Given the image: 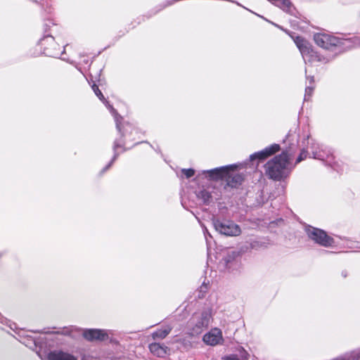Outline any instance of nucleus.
<instances>
[{
  "label": "nucleus",
  "mask_w": 360,
  "mask_h": 360,
  "mask_svg": "<svg viewBox=\"0 0 360 360\" xmlns=\"http://www.w3.org/2000/svg\"><path fill=\"white\" fill-rule=\"evenodd\" d=\"M347 360H360V349L353 351L348 354Z\"/></svg>",
  "instance_id": "nucleus-22"
},
{
  "label": "nucleus",
  "mask_w": 360,
  "mask_h": 360,
  "mask_svg": "<svg viewBox=\"0 0 360 360\" xmlns=\"http://www.w3.org/2000/svg\"><path fill=\"white\" fill-rule=\"evenodd\" d=\"M181 172L186 176V178H190L195 174V171L193 169H183Z\"/></svg>",
  "instance_id": "nucleus-24"
},
{
  "label": "nucleus",
  "mask_w": 360,
  "mask_h": 360,
  "mask_svg": "<svg viewBox=\"0 0 360 360\" xmlns=\"http://www.w3.org/2000/svg\"><path fill=\"white\" fill-rule=\"evenodd\" d=\"M231 167L232 166H225L204 171L203 173H207L210 179L212 180L226 179L229 176V170Z\"/></svg>",
  "instance_id": "nucleus-11"
},
{
  "label": "nucleus",
  "mask_w": 360,
  "mask_h": 360,
  "mask_svg": "<svg viewBox=\"0 0 360 360\" xmlns=\"http://www.w3.org/2000/svg\"><path fill=\"white\" fill-rule=\"evenodd\" d=\"M47 360H77V359L67 352L53 351L48 354Z\"/></svg>",
  "instance_id": "nucleus-16"
},
{
  "label": "nucleus",
  "mask_w": 360,
  "mask_h": 360,
  "mask_svg": "<svg viewBox=\"0 0 360 360\" xmlns=\"http://www.w3.org/2000/svg\"><path fill=\"white\" fill-rule=\"evenodd\" d=\"M314 42L325 49H331L343 44L342 40L326 32H319L314 34Z\"/></svg>",
  "instance_id": "nucleus-6"
},
{
  "label": "nucleus",
  "mask_w": 360,
  "mask_h": 360,
  "mask_svg": "<svg viewBox=\"0 0 360 360\" xmlns=\"http://www.w3.org/2000/svg\"><path fill=\"white\" fill-rule=\"evenodd\" d=\"M306 231L309 238L322 246L329 247L334 243L333 239L321 229L309 226Z\"/></svg>",
  "instance_id": "nucleus-7"
},
{
  "label": "nucleus",
  "mask_w": 360,
  "mask_h": 360,
  "mask_svg": "<svg viewBox=\"0 0 360 360\" xmlns=\"http://www.w3.org/2000/svg\"><path fill=\"white\" fill-rule=\"evenodd\" d=\"M280 150V146L278 144H273L269 147L265 148L264 150L255 153L250 155V160H254L255 159L259 160H264L269 156L274 154L275 153Z\"/></svg>",
  "instance_id": "nucleus-12"
},
{
  "label": "nucleus",
  "mask_w": 360,
  "mask_h": 360,
  "mask_svg": "<svg viewBox=\"0 0 360 360\" xmlns=\"http://www.w3.org/2000/svg\"><path fill=\"white\" fill-rule=\"evenodd\" d=\"M310 145L311 154L314 159L326 161L328 164H331V161L329 159H333V158L329 150L326 151V149L323 148L322 146L320 147L318 143L314 142H311Z\"/></svg>",
  "instance_id": "nucleus-8"
},
{
  "label": "nucleus",
  "mask_w": 360,
  "mask_h": 360,
  "mask_svg": "<svg viewBox=\"0 0 360 360\" xmlns=\"http://www.w3.org/2000/svg\"><path fill=\"white\" fill-rule=\"evenodd\" d=\"M314 87L313 86H307L305 89V97L304 100L307 99V96H310L313 92Z\"/></svg>",
  "instance_id": "nucleus-26"
},
{
  "label": "nucleus",
  "mask_w": 360,
  "mask_h": 360,
  "mask_svg": "<svg viewBox=\"0 0 360 360\" xmlns=\"http://www.w3.org/2000/svg\"><path fill=\"white\" fill-rule=\"evenodd\" d=\"M92 89L94 91L95 94L99 98V99L103 101L106 107L110 110V112L114 116L117 130L119 131H121L120 120H122V117L117 114V111L113 108V107L111 105H110L108 101H105L103 94L101 93L97 85L94 84L92 86Z\"/></svg>",
  "instance_id": "nucleus-10"
},
{
  "label": "nucleus",
  "mask_w": 360,
  "mask_h": 360,
  "mask_svg": "<svg viewBox=\"0 0 360 360\" xmlns=\"http://www.w3.org/2000/svg\"><path fill=\"white\" fill-rule=\"evenodd\" d=\"M40 46L43 48V53L45 56L66 60L63 57L65 54V46L63 47V51H61L60 46L55 41L53 37L46 36L44 37L40 41Z\"/></svg>",
  "instance_id": "nucleus-4"
},
{
  "label": "nucleus",
  "mask_w": 360,
  "mask_h": 360,
  "mask_svg": "<svg viewBox=\"0 0 360 360\" xmlns=\"http://www.w3.org/2000/svg\"><path fill=\"white\" fill-rule=\"evenodd\" d=\"M150 352L158 357H165L169 351V349L165 345L154 342L149 345Z\"/></svg>",
  "instance_id": "nucleus-15"
},
{
  "label": "nucleus",
  "mask_w": 360,
  "mask_h": 360,
  "mask_svg": "<svg viewBox=\"0 0 360 360\" xmlns=\"http://www.w3.org/2000/svg\"><path fill=\"white\" fill-rule=\"evenodd\" d=\"M212 223L215 230L221 234L236 236L240 233L239 226L232 221L213 219Z\"/></svg>",
  "instance_id": "nucleus-5"
},
{
  "label": "nucleus",
  "mask_w": 360,
  "mask_h": 360,
  "mask_svg": "<svg viewBox=\"0 0 360 360\" xmlns=\"http://www.w3.org/2000/svg\"><path fill=\"white\" fill-rule=\"evenodd\" d=\"M248 352L243 349H240L238 354H233L224 356L222 360H247L248 359Z\"/></svg>",
  "instance_id": "nucleus-17"
},
{
  "label": "nucleus",
  "mask_w": 360,
  "mask_h": 360,
  "mask_svg": "<svg viewBox=\"0 0 360 360\" xmlns=\"http://www.w3.org/2000/svg\"><path fill=\"white\" fill-rule=\"evenodd\" d=\"M172 328L170 326H167L165 327L162 329L158 330L155 332L152 333V338L154 340H155V339H164L171 332Z\"/></svg>",
  "instance_id": "nucleus-18"
},
{
  "label": "nucleus",
  "mask_w": 360,
  "mask_h": 360,
  "mask_svg": "<svg viewBox=\"0 0 360 360\" xmlns=\"http://www.w3.org/2000/svg\"><path fill=\"white\" fill-rule=\"evenodd\" d=\"M203 342L211 346H215L223 342L221 330L217 328H212L210 332L204 335Z\"/></svg>",
  "instance_id": "nucleus-9"
},
{
  "label": "nucleus",
  "mask_w": 360,
  "mask_h": 360,
  "mask_svg": "<svg viewBox=\"0 0 360 360\" xmlns=\"http://www.w3.org/2000/svg\"><path fill=\"white\" fill-rule=\"evenodd\" d=\"M309 82H310V84L314 82V78L313 77H310Z\"/></svg>",
  "instance_id": "nucleus-27"
},
{
  "label": "nucleus",
  "mask_w": 360,
  "mask_h": 360,
  "mask_svg": "<svg viewBox=\"0 0 360 360\" xmlns=\"http://www.w3.org/2000/svg\"><path fill=\"white\" fill-rule=\"evenodd\" d=\"M293 39L296 46L299 49L304 60L309 62L322 61L321 56L316 52L312 46L304 39L299 36H294L292 33L285 31Z\"/></svg>",
  "instance_id": "nucleus-3"
},
{
  "label": "nucleus",
  "mask_w": 360,
  "mask_h": 360,
  "mask_svg": "<svg viewBox=\"0 0 360 360\" xmlns=\"http://www.w3.org/2000/svg\"><path fill=\"white\" fill-rule=\"evenodd\" d=\"M276 6L281 8L286 13L290 15H295L296 13L295 8L290 0H268Z\"/></svg>",
  "instance_id": "nucleus-14"
},
{
  "label": "nucleus",
  "mask_w": 360,
  "mask_h": 360,
  "mask_svg": "<svg viewBox=\"0 0 360 360\" xmlns=\"http://www.w3.org/2000/svg\"><path fill=\"white\" fill-rule=\"evenodd\" d=\"M238 252H235V251H232L231 254V255H229L226 258H225V261L226 262V264H228L230 262H231V259H234L236 256H238Z\"/></svg>",
  "instance_id": "nucleus-25"
},
{
  "label": "nucleus",
  "mask_w": 360,
  "mask_h": 360,
  "mask_svg": "<svg viewBox=\"0 0 360 360\" xmlns=\"http://www.w3.org/2000/svg\"><path fill=\"white\" fill-rule=\"evenodd\" d=\"M307 156V150H305L304 148H303L302 150L300 155L297 158L296 163H299V162H302V160L306 159Z\"/></svg>",
  "instance_id": "nucleus-23"
},
{
  "label": "nucleus",
  "mask_w": 360,
  "mask_h": 360,
  "mask_svg": "<svg viewBox=\"0 0 360 360\" xmlns=\"http://www.w3.org/2000/svg\"><path fill=\"white\" fill-rule=\"evenodd\" d=\"M228 181V184L232 187L236 186L238 184H240L242 181V177L240 174H235L232 176L229 173V176L226 179Z\"/></svg>",
  "instance_id": "nucleus-20"
},
{
  "label": "nucleus",
  "mask_w": 360,
  "mask_h": 360,
  "mask_svg": "<svg viewBox=\"0 0 360 360\" xmlns=\"http://www.w3.org/2000/svg\"><path fill=\"white\" fill-rule=\"evenodd\" d=\"M290 159V155L287 151L283 152L266 162L264 165L265 174L269 178L276 181L286 177L292 169Z\"/></svg>",
  "instance_id": "nucleus-1"
},
{
  "label": "nucleus",
  "mask_w": 360,
  "mask_h": 360,
  "mask_svg": "<svg viewBox=\"0 0 360 360\" xmlns=\"http://www.w3.org/2000/svg\"><path fill=\"white\" fill-rule=\"evenodd\" d=\"M84 337L88 340H103L107 337V334L103 330L89 329L84 331Z\"/></svg>",
  "instance_id": "nucleus-13"
},
{
  "label": "nucleus",
  "mask_w": 360,
  "mask_h": 360,
  "mask_svg": "<svg viewBox=\"0 0 360 360\" xmlns=\"http://www.w3.org/2000/svg\"><path fill=\"white\" fill-rule=\"evenodd\" d=\"M212 319V310L207 309L200 313H195L188 323L191 335H198L206 329Z\"/></svg>",
  "instance_id": "nucleus-2"
},
{
  "label": "nucleus",
  "mask_w": 360,
  "mask_h": 360,
  "mask_svg": "<svg viewBox=\"0 0 360 360\" xmlns=\"http://www.w3.org/2000/svg\"><path fill=\"white\" fill-rule=\"evenodd\" d=\"M120 147H122V143L120 141H119L118 140H116L114 143V146H113V149L115 150L114 157H113L112 160H111V162L109 163V165L104 169V171L108 169L111 166V165L115 161V160L117 158V153L116 151H117V148H120Z\"/></svg>",
  "instance_id": "nucleus-21"
},
{
  "label": "nucleus",
  "mask_w": 360,
  "mask_h": 360,
  "mask_svg": "<svg viewBox=\"0 0 360 360\" xmlns=\"http://www.w3.org/2000/svg\"><path fill=\"white\" fill-rule=\"evenodd\" d=\"M197 196L198 198L201 199L205 204H209L212 199L211 193L205 189L200 191L198 193Z\"/></svg>",
  "instance_id": "nucleus-19"
}]
</instances>
